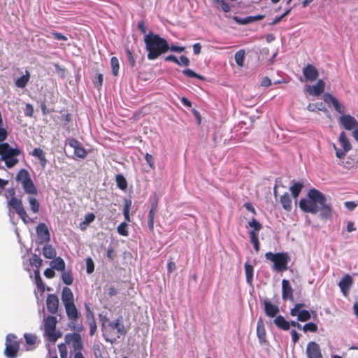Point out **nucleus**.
<instances>
[{
	"label": "nucleus",
	"instance_id": "44",
	"mask_svg": "<svg viewBox=\"0 0 358 358\" xmlns=\"http://www.w3.org/2000/svg\"><path fill=\"white\" fill-rule=\"evenodd\" d=\"M115 181L117 183V186L118 187L119 189H120L121 190H125L127 189V182L122 175H117L115 178Z\"/></svg>",
	"mask_w": 358,
	"mask_h": 358
},
{
	"label": "nucleus",
	"instance_id": "22",
	"mask_svg": "<svg viewBox=\"0 0 358 358\" xmlns=\"http://www.w3.org/2000/svg\"><path fill=\"white\" fill-rule=\"evenodd\" d=\"M353 284V280L350 275L345 274L338 282V286L344 296H347Z\"/></svg>",
	"mask_w": 358,
	"mask_h": 358
},
{
	"label": "nucleus",
	"instance_id": "50",
	"mask_svg": "<svg viewBox=\"0 0 358 358\" xmlns=\"http://www.w3.org/2000/svg\"><path fill=\"white\" fill-rule=\"evenodd\" d=\"M24 337L25 338L27 344L29 345H34L37 340V336L31 334H24Z\"/></svg>",
	"mask_w": 358,
	"mask_h": 358
},
{
	"label": "nucleus",
	"instance_id": "36",
	"mask_svg": "<svg viewBox=\"0 0 358 358\" xmlns=\"http://www.w3.org/2000/svg\"><path fill=\"white\" fill-rule=\"evenodd\" d=\"M339 142L343 149L345 150V151H349L350 150H351L352 146L344 131H342L340 134Z\"/></svg>",
	"mask_w": 358,
	"mask_h": 358
},
{
	"label": "nucleus",
	"instance_id": "28",
	"mask_svg": "<svg viewBox=\"0 0 358 358\" xmlns=\"http://www.w3.org/2000/svg\"><path fill=\"white\" fill-rule=\"evenodd\" d=\"M280 202L282 208L286 211L289 212L292 210V201L289 194L287 192H285V194L280 196Z\"/></svg>",
	"mask_w": 358,
	"mask_h": 358
},
{
	"label": "nucleus",
	"instance_id": "4",
	"mask_svg": "<svg viewBox=\"0 0 358 358\" xmlns=\"http://www.w3.org/2000/svg\"><path fill=\"white\" fill-rule=\"evenodd\" d=\"M21 153L19 148H13L8 143H0V159L4 161L6 167L9 169L15 166L19 162L17 157Z\"/></svg>",
	"mask_w": 358,
	"mask_h": 358
},
{
	"label": "nucleus",
	"instance_id": "48",
	"mask_svg": "<svg viewBox=\"0 0 358 358\" xmlns=\"http://www.w3.org/2000/svg\"><path fill=\"white\" fill-rule=\"evenodd\" d=\"M182 73L185 76H187L189 78H198V79L201 80H204L203 76L196 73V72H194L193 70H192L190 69H184V70H182Z\"/></svg>",
	"mask_w": 358,
	"mask_h": 358
},
{
	"label": "nucleus",
	"instance_id": "34",
	"mask_svg": "<svg viewBox=\"0 0 358 358\" xmlns=\"http://www.w3.org/2000/svg\"><path fill=\"white\" fill-rule=\"evenodd\" d=\"M51 265L52 268L57 271H63L65 270V262L60 257H56L53 261H52Z\"/></svg>",
	"mask_w": 358,
	"mask_h": 358
},
{
	"label": "nucleus",
	"instance_id": "19",
	"mask_svg": "<svg viewBox=\"0 0 358 358\" xmlns=\"http://www.w3.org/2000/svg\"><path fill=\"white\" fill-rule=\"evenodd\" d=\"M282 299L283 301H294L293 289L288 280H282Z\"/></svg>",
	"mask_w": 358,
	"mask_h": 358
},
{
	"label": "nucleus",
	"instance_id": "55",
	"mask_svg": "<svg viewBox=\"0 0 358 358\" xmlns=\"http://www.w3.org/2000/svg\"><path fill=\"white\" fill-rule=\"evenodd\" d=\"M145 159L146 162L148 164L149 166L152 169H155V159L152 155L149 153H146L145 155Z\"/></svg>",
	"mask_w": 358,
	"mask_h": 358
},
{
	"label": "nucleus",
	"instance_id": "46",
	"mask_svg": "<svg viewBox=\"0 0 358 358\" xmlns=\"http://www.w3.org/2000/svg\"><path fill=\"white\" fill-rule=\"evenodd\" d=\"M157 210H150L148 215V225L150 231H154L155 217Z\"/></svg>",
	"mask_w": 358,
	"mask_h": 358
},
{
	"label": "nucleus",
	"instance_id": "59",
	"mask_svg": "<svg viewBox=\"0 0 358 358\" xmlns=\"http://www.w3.org/2000/svg\"><path fill=\"white\" fill-rule=\"evenodd\" d=\"M24 114L27 117H32L34 114V107L31 103H27L24 109Z\"/></svg>",
	"mask_w": 358,
	"mask_h": 358
},
{
	"label": "nucleus",
	"instance_id": "63",
	"mask_svg": "<svg viewBox=\"0 0 358 358\" xmlns=\"http://www.w3.org/2000/svg\"><path fill=\"white\" fill-rule=\"evenodd\" d=\"M159 199L157 194L154 195L153 199L150 204V209L152 210H157Z\"/></svg>",
	"mask_w": 358,
	"mask_h": 358
},
{
	"label": "nucleus",
	"instance_id": "51",
	"mask_svg": "<svg viewBox=\"0 0 358 358\" xmlns=\"http://www.w3.org/2000/svg\"><path fill=\"white\" fill-rule=\"evenodd\" d=\"M117 232L119 234L124 236H128V230H127V224L125 222H122L120 224L117 228Z\"/></svg>",
	"mask_w": 358,
	"mask_h": 358
},
{
	"label": "nucleus",
	"instance_id": "30",
	"mask_svg": "<svg viewBox=\"0 0 358 358\" xmlns=\"http://www.w3.org/2000/svg\"><path fill=\"white\" fill-rule=\"evenodd\" d=\"M31 155L38 158L40 161V164L43 168L45 167L48 161L45 158L43 150L39 148H36L33 150Z\"/></svg>",
	"mask_w": 358,
	"mask_h": 358
},
{
	"label": "nucleus",
	"instance_id": "60",
	"mask_svg": "<svg viewBox=\"0 0 358 358\" xmlns=\"http://www.w3.org/2000/svg\"><path fill=\"white\" fill-rule=\"evenodd\" d=\"M190 64V61L187 57L185 55H181L179 59V64H177L179 66H188Z\"/></svg>",
	"mask_w": 358,
	"mask_h": 358
},
{
	"label": "nucleus",
	"instance_id": "14",
	"mask_svg": "<svg viewBox=\"0 0 358 358\" xmlns=\"http://www.w3.org/2000/svg\"><path fill=\"white\" fill-rule=\"evenodd\" d=\"M306 352L308 358H323L321 348L315 341H310L307 344Z\"/></svg>",
	"mask_w": 358,
	"mask_h": 358
},
{
	"label": "nucleus",
	"instance_id": "3",
	"mask_svg": "<svg viewBox=\"0 0 358 358\" xmlns=\"http://www.w3.org/2000/svg\"><path fill=\"white\" fill-rule=\"evenodd\" d=\"M103 336L106 342L115 343L122 336H124L127 331L125 328L122 317L120 316L115 321H110L105 317L102 320Z\"/></svg>",
	"mask_w": 358,
	"mask_h": 358
},
{
	"label": "nucleus",
	"instance_id": "23",
	"mask_svg": "<svg viewBox=\"0 0 358 358\" xmlns=\"http://www.w3.org/2000/svg\"><path fill=\"white\" fill-rule=\"evenodd\" d=\"M325 88V83L323 80H318L315 85L307 86L306 91L310 95L320 96L322 94Z\"/></svg>",
	"mask_w": 358,
	"mask_h": 358
},
{
	"label": "nucleus",
	"instance_id": "2",
	"mask_svg": "<svg viewBox=\"0 0 358 358\" xmlns=\"http://www.w3.org/2000/svg\"><path fill=\"white\" fill-rule=\"evenodd\" d=\"M147 57L149 60H155L162 55L168 52L169 43L167 41L159 34L150 31L144 36L143 38Z\"/></svg>",
	"mask_w": 358,
	"mask_h": 358
},
{
	"label": "nucleus",
	"instance_id": "47",
	"mask_svg": "<svg viewBox=\"0 0 358 358\" xmlns=\"http://www.w3.org/2000/svg\"><path fill=\"white\" fill-rule=\"evenodd\" d=\"M131 206V201L130 199L124 200V205L123 208V215L126 221L130 222L129 208Z\"/></svg>",
	"mask_w": 358,
	"mask_h": 358
},
{
	"label": "nucleus",
	"instance_id": "9",
	"mask_svg": "<svg viewBox=\"0 0 358 358\" xmlns=\"http://www.w3.org/2000/svg\"><path fill=\"white\" fill-rule=\"evenodd\" d=\"M14 334H8L6 338L4 355L7 358H16L20 350L19 342Z\"/></svg>",
	"mask_w": 358,
	"mask_h": 358
},
{
	"label": "nucleus",
	"instance_id": "57",
	"mask_svg": "<svg viewBox=\"0 0 358 358\" xmlns=\"http://www.w3.org/2000/svg\"><path fill=\"white\" fill-rule=\"evenodd\" d=\"M126 54H127L128 62H129L131 67H134L135 66L136 62H135V59L133 56V54H132L131 51L129 50V48L126 49Z\"/></svg>",
	"mask_w": 358,
	"mask_h": 358
},
{
	"label": "nucleus",
	"instance_id": "31",
	"mask_svg": "<svg viewBox=\"0 0 358 358\" xmlns=\"http://www.w3.org/2000/svg\"><path fill=\"white\" fill-rule=\"evenodd\" d=\"M30 79V73L28 70L25 71V74L18 78L15 80V85L19 88H24L27 85Z\"/></svg>",
	"mask_w": 358,
	"mask_h": 358
},
{
	"label": "nucleus",
	"instance_id": "54",
	"mask_svg": "<svg viewBox=\"0 0 358 358\" xmlns=\"http://www.w3.org/2000/svg\"><path fill=\"white\" fill-rule=\"evenodd\" d=\"M248 225L253 228L254 229L252 231H259L262 229V224L255 219L252 218L249 222Z\"/></svg>",
	"mask_w": 358,
	"mask_h": 358
},
{
	"label": "nucleus",
	"instance_id": "53",
	"mask_svg": "<svg viewBox=\"0 0 358 358\" xmlns=\"http://www.w3.org/2000/svg\"><path fill=\"white\" fill-rule=\"evenodd\" d=\"M94 271V264L92 258L88 257L86 259V271L88 274L93 273Z\"/></svg>",
	"mask_w": 358,
	"mask_h": 358
},
{
	"label": "nucleus",
	"instance_id": "41",
	"mask_svg": "<svg viewBox=\"0 0 358 358\" xmlns=\"http://www.w3.org/2000/svg\"><path fill=\"white\" fill-rule=\"evenodd\" d=\"M245 50L241 49L236 52L234 55V59L237 64V65L240 67L243 66L244 59H245Z\"/></svg>",
	"mask_w": 358,
	"mask_h": 358
},
{
	"label": "nucleus",
	"instance_id": "8",
	"mask_svg": "<svg viewBox=\"0 0 358 358\" xmlns=\"http://www.w3.org/2000/svg\"><path fill=\"white\" fill-rule=\"evenodd\" d=\"M64 308L67 317L70 320L71 328L77 332L82 331L83 330V326L81 323H78L80 314L78 313L75 303L66 305Z\"/></svg>",
	"mask_w": 358,
	"mask_h": 358
},
{
	"label": "nucleus",
	"instance_id": "15",
	"mask_svg": "<svg viewBox=\"0 0 358 358\" xmlns=\"http://www.w3.org/2000/svg\"><path fill=\"white\" fill-rule=\"evenodd\" d=\"M36 234L41 243H48L50 241V234L45 223H40L36 227Z\"/></svg>",
	"mask_w": 358,
	"mask_h": 358
},
{
	"label": "nucleus",
	"instance_id": "43",
	"mask_svg": "<svg viewBox=\"0 0 358 358\" xmlns=\"http://www.w3.org/2000/svg\"><path fill=\"white\" fill-rule=\"evenodd\" d=\"M87 317V322L90 327V336H94L96 331V322L94 319V317L93 314H91V317H90L88 315Z\"/></svg>",
	"mask_w": 358,
	"mask_h": 358
},
{
	"label": "nucleus",
	"instance_id": "35",
	"mask_svg": "<svg viewBox=\"0 0 358 358\" xmlns=\"http://www.w3.org/2000/svg\"><path fill=\"white\" fill-rule=\"evenodd\" d=\"M215 7L221 9L224 13H228L231 10V6L225 0H213Z\"/></svg>",
	"mask_w": 358,
	"mask_h": 358
},
{
	"label": "nucleus",
	"instance_id": "26",
	"mask_svg": "<svg viewBox=\"0 0 358 358\" xmlns=\"http://www.w3.org/2000/svg\"><path fill=\"white\" fill-rule=\"evenodd\" d=\"M62 301L64 306L74 303L73 294L71 289L68 287H64L62 292Z\"/></svg>",
	"mask_w": 358,
	"mask_h": 358
},
{
	"label": "nucleus",
	"instance_id": "12",
	"mask_svg": "<svg viewBox=\"0 0 358 358\" xmlns=\"http://www.w3.org/2000/svg\"><path fill=\"white\" fill-rule=\"evenodd\" d=\"M65 342L66 343H71L75 352H81L83 348L81 336L78 333L66 334Z\"/></svg>",
	"mask_w": 358,
	"mask_h": 358
},
{
	"label": "nucleus",
	"instance_id": "40",
	"mask_svg": "<svg viewBox=\"0 0 358 358\" xmlns=\"http://www.w3.org/2000/svg\"><path fill=\"white\" fill-rule=\"evenodd\" d=\"M61 278L63 282L66 285H71L73 283V278L71 271H63Z\"/></svg>",
	"mask_w": 358,
	"mask_h": 358
},
{
	"label": "nucleus",
	"instance_id": "38",
	"mask_svg": "<svg viewBox=\"0 0 358 358\" xmlns=\"http://www.w3.org/2000/svg\"><path fill=\"white\" fill-rule=\"evenodd\" d=\"M303 187V183L300 182H295L293 185H292L289 188L293 197L296 199L299 195L300 194L302 189Z\"/></svg>",
	"mask_w": 358,
	"mask_h": 358
},
{
	"label": "nucleus",
	"instance_id": "27",
	"mask_svg": "<svg viewBox=\"0 0 358 358\" xmlns=\"http://www.w3.org/2000/svg\"><path fill=\"white\" fill-rule=\"evenodd\" d=\"M273 323L281 330L287 331L289 329V322L287 321L282 315H277L273 320Z\"/></svg>",
	"mask_w": 358,
	"mask_h": 358
},
{
	"label": "nucleus",
	"instance_id": "58",
	"mask_svg": "<svg viewBox=\"0 0 358 358\" xmlns=\"http://www.w3.org/2000/svg\"><path fill=\"white\" fill-rule=\"evenodd\" d=\"M58 349L61 358H67V350L65 345L63 343L58 345Z\"/></svg>",
	"mask_w": 358,
	"mask_h": 358
},
{
	"label": "nucleus",
	"instance_id": "42",
	"mask_svg": "<svg viewBox=\"0 0 358 358\" xmlns=\"http://www.w3.org/2000/svg\"><path fill=\"white\" fill-rule=\"evenodd\" d=\"M35 281L38 289L43 292L45 291V285L40 275L39 269H36L34 271Z\"/></svg>",
	"mask_w": 358,
	"mask_h": 358
},
{
	"label": "nucleus",
	"instance_id": "24",
	"mask_svg": "<svg viewBox=\"0 0 358 358\" xmlns=\"http://www.w3.org/2000/svg\"><path fill=\"white\" fill-rule=\"evenodd\" d=\"M339 164L348 170L355 169L358 166V159L355 156H348L343 159Z\"/></svg>",
	"mask_w": 358,
	"mask_h": 358
},
{
	"label": "nucleus",
	"instance_id": "6",
	"mask_svg": "<svg viewBox=\"0 0 358 358\" xmlns=\"http://www.w3.org/2000/svg\"><path fill=\"white\" fill-rule=\"evenodd\" d=\"M57 324V319L55 316L48 315L44 318L43 334L52 343H55L62 336V332L56 329Z\"/></svg>",
	"mask_w": 358,
	"mask_h": 358
},
{
	"label": "nucleus",
	"instance_id": "1",
	"mask_svg": "<svg viewBox=\"0 0 358 358\" xmlns=\"http://www.w3.org/2000/svg\"><path fill=\"white\" fill-rule=\"evenodd\" d=\"M308 199H301L299 201V208L305 213L316 214L320 211V216L324 219H329L332 216V209L327 204L325 196L319 190L313 188L308 192Z\"/></svg>",
	"mask_w": 358,
	"mask_h": 358
},
{
	"label": "nucleus",
	"instance_id": "7",
	"mask_svg": "<svg viewBox=\"0 0 358 358\" xmlns=\"http://www.w3.org/2000/svg\"><path fill=\"white\" fill-rule=\"evenodd\" d=\"M16 180L20 182L25 193L36 196L37 195V189L34 184L30 174L27 170L24 169H20L15 178Z\"/></svg>",
	"mask_w": 358,
	"mask_h": 358
},
{
	"label": "nucleus",
	"instance_id": "20",
	"mask_svg": "<svg viewBox=\"0 0 358 358\" xmlns=\"http://www.w3.org/2000/svg\"><path fill=\"white\" fill-rule=\"evenodd\" d=\"M257 336L261 345L267 344L268 342L266 339V331L264 321L262 318L257 320Z\"/></svg>",
	"mask_w": 358,
	"mask_h": 358
},
{
	"label": "nucleus",
	"instance_id": "11",
	"mask_svg": "<svg viewBox=\"0 0 358 358\" xmlns=\"http://www.w3.org/2000/svg\"><path fill=\"white\" fill-rule=\"evenodd\" d=\"M305 306L304 303H297L290 310V315L293 317H297V320L299 322H306L311 317L310 313L307 310H301Z\"/></svg>",
	"mask_w": 358,
	"mask_h": 358
},
{
	"label": "nucleus",
	"instance_id": "45",
	"mask_svg": "<svg viewBox=\"0 0 358 358\" xmlns=\"http://www.w3.org/2000/svg\"><path fill=\"white\" fill-rule=\"evenodd\" d=\"M110 66L112 69V73L114 76H117L119 72V60L116 57H112L110 59Z\"/></svg>",
	"mask_w": 358,
	"mask_h": 358
},
{
	"label": "nucleus",
	"instance_id": "17",
	"mask_svg": "<svg viewBox=\"0 0 358 358\" xmlns=\"http://www.w3.org/2000/svg\"><path fill=\"white\" fill-rule=\"evenodd\" d=\"M324 101L327 103H331L334 109L340 114L345 115V107L338 100L330 93L324 94Z\"/></svg>",
	"mask_w": 358,
	"mask_h": 358
},
{
	"label": "nucleus",
	"instance_id": "32",
	"mask_svg": "<svg viewBox=\"0 0 358 358\" xmlns=\"http://www.w3.org/2000/svg\"><path fill=\"white\" fill-rule=\"evenodd\" d=\"M246 282L249 285H252L253 281V273H254V267L252 265L250 264L248 262H245L244 264Z\"/></svg>",
	"mask_w": 358,
	"mask_h": 358
},
{
	"label": "nucleus",
	"instance_id": "18",
	"mask_svg": "<svg viewBox=\"0 0 358 358\" xmlns=\"http://www.w3.org/2000/svg\"><path fill=\"white\" fill-rule=\"evenodd\" d=\"M303 74L307 81H315L319 76L317 68L310 64H307L303 69Z\"/></svg>",
	"mask_w": 358,
	"mask_h": 358
},
{
	"label": "nucleus",
	"instance_id": "25",
	"mask_svg": "<svg viewBox=\"0 0 358 358\" xmlns=\"http://www.w3.org/2000/svg\"><path fill=\"white\" fill-rule=\"evenodd\" d=\"M265 314L269 317H274L277 316L279 313V308L278 306L273 304L268 301H265L264 303Z\"/></svg>",
	"mask_w": 358,
	"mask_h": 358
},
{
	"label": "nucleus",
	"instance_id": "62",
	"mask_svg": "<svg viewBox=\"0 0 358 358\" xmlns=\"http://www.w3.org/2000/svg\"><path fill=\"white\" fill-rule=\"evenodd\" d=\"M52 34L55 40L65 41L68 40V38L66 36L63 35L62 33L53 31Z\"/></svg>",
	"mask_w": 358,
	"mask_h": 358
},
{
	"label": "nucleus",
	"instance_id": "39",
	"mask_svg": "<svg viewBox=\"0 0 358 358\" xmlns=\"http://www.w3.org/2000/svg\"><path fill=\"white\" fill-rule=\"evenodd\" d=\"M28 201L30 206L31 210L33 212V213H38L40 210V203L38 201L31 195L29 196Z\"/></svg>",
	"mask_w": 358,
	"mask_h": 358
},
{
	"label": "nucleus",
	"instance_id": "64",
	"mask_svg": "<svg viewBox=\"0 0 358 358\" xmlns=\"http://www.w3.org/2000/svg\"><path fill=\"white\" fill-rule=\"evenodd\" d=\"M176 269V263L172 260V258H170L169 261L167 263V271L168 273H171Z\"/></svg>",
	"mask_w": 358,
	"mask_h": 358
},
{
	"label": "nucleus",
	"instance_id": "5",
	"mask_svg": "<svg viewBox=\"0 0 358 358\" xmlns=\"http://www.w3.org/2000/svg\"><path fill=\"white\" fill-rule=\"evenodd\" d=\"M266 259L273 263V270L278 272H284L288 269V263L290 257L287 252H267L265 254Z\"/></svg>",
	"mask_w": 358,
	"mask_h": 358
},
{
	"label": "nucleus",
	"instance_id": "16",
	"mask_svg": "<svg viewBox=\"0 0 358 358\" xmlns=\"http://www.w3.org/2000/svg\"><path fill=\"white\" fill-rule=\"evenodd\" d=\"M340 124L346 130H352L358 127V122L350 115H343L339 118Z\"/></svg>",
	"mask_w": 358,
	"mask_h": 358
},
{
	"label": "nucleus",
	"instance_id": "21",
	"mask_svg": "<svg viewBox=\"0 0 358 358\" xmlns=\"http://www.w3.org/2000/svg\"><path fill=\"white\" fill-rule=\"evenodd\" d=\"M46 306L48 311L51 314L57 313L59 308V299L55 294H49L46 299Z\"/></svg>",
	"mask_w": 358,
	"mask_h": 358
},
{
	"label": "nucleus",
	"instance_id": "52",
	"mask_svg": "<svg viewBox=\"0 0 358 358\" xmlns=\"http://www.w3.org/2000/svg\"><path fill=\"white\" fill-rule=\"evenodd\" d=\"M43 264V260L37 256L36 255H34L33 257L31 259V264L32 266H34L38 269Z\"/></svg>",
	"mask_w": 358,
	"mask_h": 358
},
{
	"label": "nucleus",
	"instance_id": "10",
	"mask_svg": "<svg viewBox=\"0 0 358 358\" xmlns=\"http://www.w3.org/2000/svg\"><path fill=\"white\" fill-rule=\"evenodd\" d=\"M8 205L15 211L24 223H29L30 218L24 208L21 199L13 196L8 201Z\"/></svg>",
	"mask_w": 358,
	"mask_h": 358
},
{
	"label": "nucleus",
	"instance_id": "29",
	"mask_svg": "<svg viewBox=\"0 0 358 358\" xmlns=\"http://www.w3.org/2000/svg\"><path fill=\"white\" fill-rule=\"evenodd\" d=\"M265 17L264 15H257L255 16H248L245 18H239L238 17H234V20L239 24H246L255 21L263 20Z\"/></svg>",
	"mask_w": 358,
	"mask_h": 358
},
{
	"label": "nucleus",
	"instance_id": "33",
	"mask_svg": "<svg viewBox=\"0 0 358 358\" xmlns=\"http://www.w3.org/2000/svg\"><path fill=\"white\" fill-rule=\"evenodd\" d=\"M43 255L47 259H54L56 257V250L51 245H45L43 248Z\"/></svg>",
	"mask_w": 358,
	"mask_h": 358
},
{
	"label": "nucleus",
	"instance_id": "56",
	"mask_svg": "<svg viewBox=\"0 0 358 358\" xmlns=\"http://www.w3.org/2000/svg\"><path fill=\"white\" fill-rule=\"evenodd\" d=\"M103 74L99 73L96 78V80L94 81V85L100 90L103 85Z\"/></svg>",
	"mask_w": 358,
	"mask_h": 358
},
{
	"label": "nucleus",
	"instance_id": "13",
	"mask_svg": "<svg viewBox=\"0 0 358 358\" xmlns=\"http://www.w3.org/2000/svg\"><path fill=\"white\" fill-rule=\"evenodd\" d=\"M68 144L70 147L73 148L74 155L78 158L84 159L87 155V150L84 148L82 144L76 138H70L69 140Z\"/></svg>",
	"mask_w": 358,
	"mask_h": 358
},
{
	"label": "nucleus",
	"instance_id": "61",
	"mask_svg": "<svg viewBox=\"0 0 358 358\" xmlns=\"http://www.w3.org/2000/svg\"><path fill=\"white\" fill-rule=\"evenodd\" d=\"M334 148L336 151V156L339 158L340 159H344V157L345 155V153L348 152V151H345V150H340L338 149L335 144H334Z\"/></svg>",
	"mask_w": 358,
	"mask_h": 358
},
{
	"label": "nucleus",
	"instance_id": "49",
	"mask_svg": "<svg viewBox=\"0 0 358 358\" xmlns=\"http://www.w3.org/2000/svg\"><path fill=\"white\" fill-rule=\"evenodd\" d=\"M304 332H316L317 331V326L313 322H308L302 327Z\"/></svg>",
	"mask_w": 358,
	"mask_h": 358
},
{
	"label": "nucleus",
	"instance_id": "37",
	"mask_svg": "<svg viewBox=\"0 0 358 358\" xmlns=\"http://www.w3.org/2000/svg\"><path fill=\"white\" fill-rule=\"evenodd\" d=\"M250 242L252 243L254 246L255 250L258 252L260 250V245L259 242L258 234L255 231H250L249 232Z\"/></svg>",
	"mask_w": 358,
	"mask_h": 358
}]
</instances>
